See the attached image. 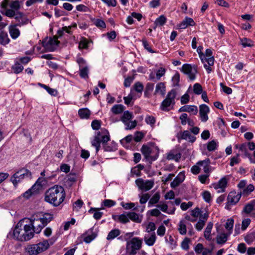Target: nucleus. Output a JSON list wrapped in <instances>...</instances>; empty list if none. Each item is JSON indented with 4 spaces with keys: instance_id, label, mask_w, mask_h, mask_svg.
<instances>
[{
    "instance_id": "nucleus-1",
    "label": "nucleus",
    "mask_w": 255,
    "mask_h": 255,
    "mask_svg": "<svg viewBox=\"0 0 255 255\" xmlns=\"http://www.w3.org/2000/svg\"><path fill=\"white\" fill-rule=\"evenodd\" d=\"M65 198V192L63 187L55 185L49 188L45 193V201L54 207L59 206Z\"/></svg>"
},
{
    "instance_id": "nucleus-2",
    "label": "nucleus",
    "mask_w": 255,
    "mask_h": 255,
    "mask_svg": "<svg viewBox=\"0 0 255 255\" xmlns=\"http://www.w3.org/2000/svg\"><path fill=\"white\" fill-rule=\"evenodd\" d=\"M53 219V215L49 213H38L30 219V225L36 234H39Z\"/></svg>"
},
{
    "instance_id": "nucleus-3",
    "label": "nucleus",
    "mask_w": 255,
    "mask_h": 255,
    "mask_svg": "<svg viewBox=\"0 0 255 255\" xmlns=\"http://www.w3.org/2000/svg\"><path fill=\"white\" fill-rule=\"evenodd\" d=\"M52 240H43L38 244L29 245L25 248V252L29 255H37L46 250L50 247V244H53Z\"/></svg>"
},
{
    "instance_id": "nucleus-4",
    "label": "nucleus",
    "mask_w": 255,
    "mask_h": 255,
    "mask_svg": "<svg viewBox=\"0 0 255 255\" xmlns=\"http://www.w3.org/2000/svg\"><path fill=\"white\" fill-rule=\"evenodd\" d=\"M176 95L177 92L175 89H172L168 92L165 99L161 103L160 109L167 112L172 109L175 104Z\"/></svg>"
},
{
    "instance_id": "nucleus-5",
    "label": "nucleus",
    "mask_w": 255,
    "mask_h": 255,
    "mask_svg": "<svg viewBox=\"0 0 255 255\" xmlns=\"http://www.w3.org/2000/svg\"><path fill=\"white\" fill-rule=\"evenodd\" d=\"M142 241L138 237H134L127 242L126 252L128 255H135L141 248Z\"/></svg>"
},
{
    "instance_id": "nucleus-6",
    "label": "nucleus",
    "mask_w": 255,
    "mask_h": 255,
    "mask_svg": "<svg viewBox=\"0 0 255 255\" xmlns=\"http://www.w3.org/2000/svg\"><path fill=\"white\" fill-rule=\"evenodd\" d=\"M31 173L28 169L23 168L16 172L10 178V181L14 186H16L22 180L25 178H30Z\"/></svg>"
},
{
    "instance_id": "nucleus-7",
    "label": "nucleus",
    "mask_w": 255,
    "mask_h": 255,
    "mask_svg": "<svg viewBox=\"0 0 255 255\" xmlns=\"http://www.w3.org/2000/svg\"><path fill=\"white\" fill-rule=\"evenodd\" d=\"M103 131L104 135L102 137V143L104 150L108 152L116 151L117 149V144L115 142L107 143L110 139L108 130L104 128Z\"/></svg>"
},
{
    "instance_id": "nucleus-8",
    "label": "nucleus",
    "mask_w": 255,
    "mask_h": 255,
    "mask_svg": "<svg viewBox=\"0 0 255 255\" xmlns=\"http://www.w3.org/2000/svg\"><path fill=\"white\" fill-rule=\"evenodd\" d=\"M205 59L204 60V67L208 73H210L212 70V66L214 64L215 59L213 56V52L211 49H207L205 51Z\"/></svg>"
},
{
    "instance_id": "nucleus-9",
    "label": "nucleus",
    "mask_w": 255,
    "mask_h": 255,
    "mask_svg": "<svg viewBox=\"0 0 255 255\" xmlns=\"http://www.w3.org/2000/svg\"><path fill=\"white\" fill-rule=\"evenodd\" d=\"M181 71L184 74L187 75L190 80L193 81L196 78V75L198 73L197 66H192L189 64H184Z\"/></svg>"
},
{
    "instance_id": "nucleus-10",
    "label": "nucleus",
    "mask_w": 255,
    "mask_h": 255,
    "mask_svg": "<svg viewBox=\"0 0 255 255\" xmlns=\"http://www.w3.org/2000/svg\"><path fill=\"white\" fill-rule=\"evenodd\" d=\"M57 39L58 37L56 36H54L53 38L47 37L42 41V45L46 50L53 51L59 43Z\"/></svg>"
},
{
    "instance_id": "nucleus-11",
    "label": "nucleus",
    "mask_w": 255,
    "mask_h": 255,
    "mask_svg": "<svg viewBox=\"0 0 255 255\" xmlns=\"http://www.w3.org/2000/svg\"><path fill=\"white\" fill-rule=\"evenodd\" d=\"M241 196V193L240 192L237 193L235 191L230 192L227 197L228 202L225 208L230 210L231 206L235 205L239 201Z\"/></svg>"
},
{
    "instance_id": "nucleus-12",
    "label": "nucleus",
    "mask_w": 255,
    "mask_h": 255,
    "mask_svg": "<svg viewBox=\"0 0 255 255\" xmlns=\"http://www.w3.org/2000/svg\"><path fill=\"white\" fill-rule=\"evenodd\" d=\"M135 183L139 190L147 191L151 189L154 182L153 180H143L142 178H138L135 181Z\"/></svg>"
},
{
    "instance_id": "nucleus-13",
    "label": "nucleus",
    "mask_w": 255,
    "mask_h": 255,
    "mask_svg": "<svg viewBox=\"0 0 255 255\" xmlns=\"http://www.w3.org/2000/svg\"><path fill=\"white\" fill-rule=\"evenodd\" d=\"M156 152L155 155L151 156V153L152 152V149L148 145L143 144L141 148V152L144 155L146 159H151L152 160H155L159 155V148L156 147Z\"/></svg>"
},
{
    "instance_id": "nucleus-14",
    "label": "nucleus",
    "mask_w": 255,
    "mask_h": 255,
    "mask_svg": "<svg viewBox=\"0 0 255 255\" xmlns=\"http://www.w3.org/2000/svg\"><path fill=\"white\" fill-rule=\"evenodd\" d=\"M23 241H27L34 236V230L30 225H25L23 227Z\"/></svg>"
},
{
    "instance_id": "nucleus-15",
    "label": "nucleus",
    "mask_w": 255,
    "mask_h": 255,
    "mask_svg": "<svg viewBox=\"0 0 255 255\" xmlns=\"http://www.w3.org/2000/svg\"><path fill=\"white\" fill-rule=\"evenodd\" d=\"M23 227L22 223L18 222L13 231V235L14 238L16 240L23 242Z\"/></svg>"
},
{
    "instance_id": "nucleus-16",
    "label": "nucleus",
    "mask_w": 255,
    "mask_h": 255,
    "mask_svg": "<svg viewBox=\"0 0 255 255\" xmlns=\"http://www.w3.org/2000/svg\"><path fill=\"white\" fill-rule=\"evenodd\" d=\"M209 112V108L206 105L202 104L199 106V115L202 122H206L208 121V114Z\"/></svg>"
},
{
    "instance_id": "nucleus-17",
    "label": "nucleus",
    "mask_w": 255,
    "mask_h": 255,
    "mask_svg": "<svg viewBox=\"0 0 255 255\" xmlns=\"http://www.w3.org/2000/svg\"><path fill=\"white\" fill-rule=\"evenodd\" d=\"M14 18L17 21L15 24L19 27L28 24L29 22V19L21 12H17Z\"/></svg>"
},
{
    "instance_id": "nucleus-18",
    "label": "nucleus",
    "mask_w": 255,
    "mask_h": 255,
    "mask_svg": "<svg viewBox=\"0 0 255 255\" xmlns=\"http://www.w3.org/2000/svg\"><path fill=\"white\" fill-rule=\"evenodd\" d=\"M243 212L246 214H251V217H255V199L247 204L243 209Z\"/></svg>"
},
{
    "instance_id": "nucleus-19",
    "label": "nucleus",
    "mask_w": 255,
    "mask_h": 255,
    "mask_svg": "<svg viewBox=\"0 0 255 255\" xmlns=\"http://www.w3.org/2000/svg\"><path fill=\"white\" fill-rule=\"evenodd\" d=\"M211 161L209 158H206L205 160L199 161L197 164L199 165L200 167H202L205 173L208 174L212 172L211 166H210Z\"/></svg>"
},
{
    "instance_id": "nucleus-20",
    "label": "nucleus",
    "mask_w": 255,
    "mask_h": 255,
    "mask_svg": "<svg viewBox=\"0 0 255 255\" xmlns=\"http://www.w3.org/2000/svg\"><path fill=\"white\" fill-rule=\"evenodd\" d=\"M178 138L179 139L180 138L188 140L191 142H194L196 138L194 136L192 135L190 132L188 130H185L183 132H181L178 134Z\"/></svg>"
},
{
    "instance_id": "nucleus-21",
    "label": "nucleus",
    "mask_w": 255,
    "mask_h": 255,
    "mask_svg": "<svg viewBox=\"0 0 255 255\" xmlns=\"http://www.w3.org/2000/svg\"><path fill=\"white\" fill-rule=\"evenodd\" d=\"M18 25L13 24H10L8 27L9 33L11 37L15 39L20 35V30L17 28Z\"/></svg>"
},
{
    "instance_id": "nucleus-22",
    "label": "nucleus",
    "mask_w": 255,
    "mask_h": 255,
    "mask_svg": "<svg viewBox=\"0 0 255 255\" xmlns=\"http://www.w3.org/2000/svg\"><path fill=\"white\" fill-rule=\"evenodd\" d=\"M185 174L183 172H180L178 175L174 178L173 181L170 184L171 187L175 188L177 187L185 179Z\"/></svg>"
},
{
    "instance_id": "nucleus-23",
    "label": "nucleus",
    "mask_w": 255,
    "mask_h": 255,
    "mask_svg": "<svg viewBox=\"0 0 255 255\" xmlns=\"http://www.w3.org/2000/svg\"><path fill=\"white\" fill-rule=\"evenodd\" d=\"M179 112H186L192 113L193 115H196L198 113V108L194 105H185L181 107L178 111Z\"/></svg>"
},
{
    "instance_id": "nucleus-24",
    "label": "nucleus",
    "mask_w": 255,
    "mask_h": 255,
    "mask_svg": "<svg viewBox=\"0 0 255 255\" xmlns=\"http://www.w3.org/2000/svg\"><path fill=\"white\" fill-rule=\"evenodd\" d=\"M166 155V159L168 160L178 161L181 157V154L175 150H170Z\"/></svg>"
},
{
    "instance_id": "nucleus-25",
    "label": "nucleus",
    "mask_w": 255,
    "mask_h": 255,
    "mask_svg": "<svg viewBox=\"0 0 255 255\" xmlns=\"http://www.w3.org/2000/svg\"><path fill=\"white\" fill-rule=\"evenodd\" d=\"M228 183L226 177L221 178L218 183L212 184L213 187L215 189H221L222 192L225 191V188L226 187Z\"/></svg>"
},
{
    "instance_id": "nucleus-26",
    "label": "nucleus",
    "mask_w": 255,
    "mask_h": 255,
    "mask_svg": "<svg viewBox=\"0 0 255 255\" xmlns=\"http://www.w3.org/2000/svg\"><path fill=\"white\" fill-rule=\"evenodd\" d=\"M112 218L115 221H118L119 222L123 223L126 224L129 222V218L128 216V212L124 214H122L120 215H112Z\"/></svg>"
},
{
    "instance_id": "nucleus-27",
    "label": "nucleus",
    "mask_w": 255,
    "mask_h": 255,
    "mask_svg": "<svg viewBox=\"0 0 255 255\" xmlns=\"http://www.w3.org/2000/svg\"><path fill=\"white\" fill-rule=\"evenodd\" d=\"M195 25V22L192 18L186 17L179 24V26L181 29H185L188 26H194Z\"/></svg>"
},
{
    "instance_id": "nucleus-28",
    "label": "nucleus",
    "mask_w": 255,
    "mask_h": 255,
    "mask_svg": "<svg viewBox=\"0 0 255 255\" xmlns=\"http://www.w3.org/2000/svg\"><path fill=\"white\" fill-rule=\"evenodd\" d=\"M104 129V128H102L101 131H98L93 140H92L91 143L93 146L100 145L101 143H102V137L104 135V133H103Z\"/></svg>"
},
{
    "instance_id": "nucleus-29",
    "label": "nucleus",
    "mask_w": 255,
    "mask_h": 255,
    "mask_svg": "<svg viewBox=\"0 0 255 255\" xmlns=\"http://www.w3.org/2000/svg\"><path fill=\"white\" fill-rule=\"evenodd\" d=\"M144 240L147 245L149 246H153L156 241L155 233L153 232L150 235L149 234L145 235Z\"/></svg>"
},
{
    "instance_id": "nucleus-30",
    "label": "nucleus",
    "mask_w": 255,
    "mask_h": 255,
    "mask_svg": "<svg viewBox=\"0 0 255 255\" xmlns=\"http://www.w3.org/2000/svg\"><path fill=\"white\" fill-rule=\"evenodd\" d=\"M166 93V87L165 83L163 82H160L156 84L154 95L157 93H160L162 96H164Z\"/></svg>"
},
{
    "instance_id": "nucleus-31",
    "label": "nucleus",
    "mask_w": 255,
    "mask_h": 255,
    "mask_svg": "<svg viewBox=\"0 0 255 255\" xmlns=\"http://www.w3.org/2000/svg\"><path fill=\"white\" fill-rule=\"evenodd\" d=\"M93 228H91L86 232L87 236L84 239V241L86 243H90L97 236V234L93 232Z\"/></svg>"
},
{
    "instance_id": "nucleus-32",
    "label": "nucleus",
    "mask_w": 255,
    "mask_h": 255,
    "mask_svg": "<svg viewBox=\"0 0 255 255\" xmlns=\"http://www.w3.org/2000/svg\"><path fill=\"white\" fill-rule=\"evenodd\" d=\"M10 42V39L8 37L6 32L1 31L0 32V44L2 45H6Z\"/></svg>"
},
{
    "instance_id": "nucleus-33",
    "label": "nucleus",
    "mask_w": 255,
    "mask_h": 255,
    "mask_svg": "<svg viewBox=\"0 0 255 255\" xmlns=\"http://www.w3.org/2000/svg\"><path fill=\"white\" fill-rule=\"evenodd\" d=\"M128 216L129 220L130 219L133 222L140 223L142 221V216H139L135 212H128Z\"/></svg>"
},
{
    "instance_id": "nucleus-34",
    "label": "nucleus",
    "mask_w": 255,
    "mask_h": 255,
    "mask_svg": "<svg viewBox=\"0 0 255 255\" xmlns=\"http://www.w3.org/2000/svg\"><path fill=\"white\" fill-rule=\"evenodd\" d=\"M36 185H33V186L25 192L23 194V196L24 198L26 199H29L32 195L37 193L38 191H37V189L35 188Z\"/></svg>"
},
{
    "instance_id": "nucleus-35",
    "label": "nucleus",
    "mask_w": 255,
    "mask_h": 255,
    "mask_svg": "<svg viewBox=\"0 0 255 255\" xmlns=\"http://www.w3.org/2000/svg\"><path fill=\"white\" fill-rule=\"evenodd\" d=\"M121 234V231L119 229H116L111 230L108 234L107 237V240L111 241L116 237H118Z\"/></svg>"
},
{
    "instance_id": "nucleus-36",
    "label": "nucleus",
    "mask_w": 255,
    "mask_h": 255,
    "mask_svg": "<svg viewBox=\"0 0 255 255\" xmlns=\"http://www.w3.org/2000/svg\"><path fill=\"white\" fill-rule=\"evenodd\" d=\"M99 210V209L98 208H91L88 212L90 213H92L94 211L95 212L93 215V217L95 219L98 220L101 218L102 215H103V213L100 212Z\"/></svg>"
},
{
    "instance_id": "nucleus-37",
    "label": "nucleus",
    "mask_w": 255,
    "mask_h": 255,
    "mask_svg": "<svg viewBox=\"0 0 255 255\" xmlns=\"http://www.w3.org/2000/svg\"><path fill=\"white\" fill-rule=\"evenodd\" d=\"M78 114L81 119H88L91 115V112L87 108L81 109L78 111Z\"/></svg>"
},
{
    "instance_id": "nucleus-38",
    "label": "nucleus",
    "mask_w": 255,
    "mask_h": 255,
    "mask_svg": "<svg viewBox=\"0 0 255 255\" xmlns=\"http://www.w3.org/2000/svg\"><path fill=\"white\" fill-rule=\"evenodd\" d=\"M133 115L132 113L129 112L128 111L124 112L122 117H121V121L124 123L126 124L130 120L132 119Z\"/></svg>"
},
{
    "instance_id": "nucleus-39",
    "label": "nucleus",
    "mask_w": 255,
    "mask_h": 255,
    "mask_svg": "<svg viewBox=\"0 0 255 255\" xmlns=\"http://www.w3.org/2000/svg\"><path fill=\"white\" fill-rule=\"evenodd\" d=\"M255 190V187L253 184H249L247 187H245L243 191L240 192L241 195H243L245 196H248L251 192Z\"/></svg>"
},
{
    "instance_id": "nucleus-40",
    "label": "nucleus",
    "mask_w": 255,
    "mask_h": 255,
    "mask_svg": "<svg viewBox=\"0 0 255 255\" xmlns=\"http://www.w3.org/2000/svg\"><path fill=\"white\" fill-rule=\"evenodd\" d=\"M125 107L122 105H115L111 109L112 113L115 115L121 114L124 110Z\"/></svg>"
},
{
    "instance_id": "nucleus-41",
    "label": "nucleus",
    "mask_w": 255,
    "mask_h": 255,
    "mask_svg": "<svg viewBox=\"0 0 255 255\" xmlns=\"http://www.w3.org/2000/svg\"><path fill=\"white\" fill-rule=\"evenodd\" d=\"M160 198V195L159 193H155L149 200L148 203V207H150L151 205L157 203L159 202Z\"/></svg>"
},
{
    "instance_id": "nucleus-42",
    "label": "nucleus",
    "mask_w": 255,
    "mask_h": 255,
    "mask_svg": "<svg viewBox=\"0 0 255 255\" xmlns=\"http://www.w3.org/2000/svg\"><path fill=\"white\" fill-rule=\"evenodd\" d=\"M228 235L227 234L223 233L217 237V243L218 244H224L228 240Z\"/></svg>"
},
{
    "instance_id": "nucleus-43",
    "label": "nucleus",
    "mask_w": 255,
    "mask_h": 255,
    "mask_svg": "<svg viewBox=\"0 0 255 255\" xmlns=\"http://www.w3.org/2000/svg\"><path fill=\"white\" fill-rule=\"evenodd\" d=\"M178 231L181 235H185L187 233L186 225L185 224V222L183 220L180 221L178 225Z\"/></svg>"
},
{
    "instance_id": "nucleus-44",
    "label": "nucleus",
    "mask_w": 255,
    "mask_h": 255,
    "mask_svg": "<svg viewBox=\"0 0 255 255\" xmlns=\"http://www.w3.org/2000/svg\"><path fill=\"white\" fill-rule=\"evenodd\" d=\"M79 75L82 78H88V68L87 66L80 67Z\"/></svg>"
},
{
    "instance_id": "nucleus-45",
    "label": "nucleus",
    "mask_w": 255,
    "mask_h": 255,
    "mask_svg": "<svg viewBox=\"0 0 255 255\" xmlns=\"http://www.w3.org/2000/svg\"><path fill=\"white\" fill-rule=\"evenodd\" d=\"M12 69L15 73L18 74L22 71L23 67L18 61H16L12 66Z\"/></svg>"
},
{
    "instance_id": "nucleus-46",
    "label": "nucleus",
    "mask_w": 255,
    "mask_h": 255,
    "mask_svg": "<svg viewBox=\"0 0 255 255\" xmlns=\"http://www.w3.org/2000/svg\"><path fill=\"white\" fill-rule=\"evenodd\" d=\"M89 42L87 39L85 38L82 37L79 42V49H87L88 48Z\"/></svg>"
},
{
    "instance_id": "nucleus-47",
    "label": "nucleus",
    "mask_w": 255,
    "mask_h": 255,
    "mask_svg": "<svg viewBox=\"0 0 255 255\" xmlns=\"http://www.w3.org/2000/svg\"><path fill=\"white\" fill-rule=\"evenodd\" d=\"M213 226V224L212 223L210 222L208 224L204 232V237L206 239H209Z\"/></svg>"
},
{
    "instance_id": "nucleus-48",
    "label": "nucleus",
    "mask_w": 255,
    "mask_h": 255,
    "mask_svg": "<svg viewBox=\"0 0 255 255\" xmlns=\"http://www.w3.org/2000/svg\"><path fill=\"white\" fill-rule=\"evenodd\" d=\"M245 240L248 244H251L255 241V230L248 234L245 237Z\"/></svg>"
},
{
    "instance_id": "nucleus-49",
    "label": "nucleus",
    "mask_w": 255,
    "mask_h": 255,
    "mask_svg": "<svg viewBox=\"0 0 255 255\" xmlns=\"http://www.w3.org/2000/svg\"><path fill=\"white\" fill-rule=\"evenodd\" d=\"M166 21L167 19L165 16L163 15H161L156 19L155 21V24L156 26H162L166 23Z\"/></svg>"
},
{
    "instance_id": "nucleus-50",
    "label": "nucleus",
    "mask_w": 255,
    "mask_h": 255,
    "mask_svg": "<svg viewBox=\"0 0 255 255\" xmlns=\"http://www.w3.org/2000/svg\"><path fill=\"white\" fill-rule=\"evenodd\" d=\"M241 44L244 47H252L253 45V41L248 38H243L241 39Z\"/></svg>"
},
{
    "instance_id": "nucleus-51",
    "label": "nucleus",
    "mask_w": 255,
    "mask_h": 255,
    "mask_svg": "<svg viewBox=\"0 0 255 255\" xmlns=\"http://www.w3.org/2000/svg\"><path fill=\"white\" fill-rule=\"evenodd\" d=\"M194 93L196 95H200L203 92V88L199 83H195L193 86Z\"/></svg>"
},
{
    "instance_id": "nucleus-52",
    "label": "nucleus",
    "mask_w": 255,
    "mask_h": 255,
    "mask_svg": "<svg viewBox=\"0 0 255 255\" xmlns=\"http://www.w3.org/2000/svg\"><path fill=\"white\" fill-rule=\"evenodd\" d=\"M83 205V202L81 199H78L73 204V209L77 212L79 211Z\"/></svg>"
},
{
    "instance_id": "nucleus-53",
    "label": "nucleus",
    "mask_w": 255,
    "mask_h": 255,
    "mask_svg": "<svg viewBox=\"0 0 255 255\" xmlns=\"http://www.w3.org/2000/svg\"><path fill=\"white\" fill-rule=\"evenodd\" d=\"M142 44L143 45L144 48L147 50L149 52L151 53H155V51H154L152 48L151 46L150 45L149 43L148 42V41L145 39H143L142 40Z\"/></svg>"
},
{
    "instance_id": "nucleus-54",
    "label": "nucleus",
    "mask_w": 255,
    "mask_h": 255,
    "mask_svg": "<svg viewBox=\"0 0 255 255\" xmlns=\"http://www.w3.org/2000/svg\"><path fill=\"white\" fill-rule=\"evenodd\" d=\"M122 206L125 209L128 210L133 208L134 210H137V207H134L135 203H121Z\"/></svg>"
},
{
    "instance_id": "nucleus-55",
    "label": "nucleus",
    "mask_w": 255,
    "mask_h": 255,
    "mask_svg": "<svg viewBox=\"0 0 255 255\" xmlns=\"http://www.w3.org/2000/svg\"><path fill=\"white\" fill-rule=\"evenodd\" d=\"M217 146V142L215 140H212L208 143L207 149L209 151H212L216 150Z\"/></svg>"
},
{
    "instance_id": "nucleus-56",
    "label": "nucleus",
    "mask_w": 255,
    "mask_h": 255,
    "mask_svg": "<svg viewBox=\"0 0 255 255\" xmlns=\"http://www.w3.org/2000/svg\"><path fill=\"white\" fill-rule=\"evenodd\" d=\"M190 239L188 238H185V239L181 243V248L182 249L187 251L189 249V244L190 242Z\"/></svg>"
},
{
    "instance_id": "nucleus-57",
    "label": "nucleus",
    "mask_w": 255,
    "mask_h": 255,
    "mask_svg": "<svg viewBox=\"0 0 255 255\" xmlns=\"http://www.w3.org/2000/svg\"><path fill=\"white\" fill-rule=\"evenodd\" d=\"M94 24L97 27L100 28H105L106 24L104 20L100 19H96L93 20Z\"/></svg>"
},
{
    "instance_id": "nucleus-58",
    "label": "nucleus",
    "mask_w": 255,
    "mask_h": 255,
    "mask_svg": "<svg viewBox=\"0 0 255 255\" xmlns=\"http://www.w3.org/2000/svg\"><path fill=\"white\" fill-rule=\"evenodd\" d=\"M144 137V134L140 131H136L134 133V137H133L134 140L137 142L140 141Z\"/></svg>"
},
{
    "instance_id": "nucleus-59",
    "label": "nucleus",
    "mask_w": 255,
    "mask_h": 255,
    "mask_svg": "<svg viewBox=\"0 0 255 255\" xmlns=\"http://www.w3.org/2000/svg\"><path fill=\"white\" fill-rule=\"evenodd\" d=\"M172 81L174 87L178 86L180 81V74L177 72L172 77Z\"/></svg>"
},
{
    "instance_id": "nucleus-60",
    "label": "nucleus",
    "mask_w": 255,
    "mask_h": 255,
    "mask_svg": "<svg viewBox=\"0 0 255 255\" xmlns=\"http://www.w3.org/2000/svg\"><path fill=\"white\" fill-rule=\"evenodd\" d=\"M134 89L136 92L141 94L143 89V85L139 82H136L134 85Z\"/></svg>"
},
{
    "instance_id": "nucleus-61",
    "label": "nucleus",
    "mask_w": 255,
    "mask_h": 255,
    "mask_svg": "<svg viewBox=\"0 0 255 255\" xmlns=\"http://www.w3.org/2000/svg\"><path fill=\"white\" fill-rule=\"evenodd\" d=\"M234 221L233 219L230 218L228 219L226 223L225 224V228L226 229L230 231L232 230L234 226Z\"/></svg>"
},
{
    "instance_id": "nucleus-62",
    "label": "nucleus",
    "mask_w": 255,
    "mask_h": 255,
    "mask_svg": "<svg viewBox=\"0 0 255 255\" xmlns=\"http://www.w3.org/2000/svg\"><path fill=\"white\" fill-rule=\"evenodd\" d=\"M140 197L139 202L141 204H145L148 200L150 198V195L148 193H145L142 194Z\"/></svg>"
},
{
    "instance_id": "nucleus-63",
    "label": "nucleus",
    "mask_w": 255,
    "mask_h": 255,
    "mask_svg": "<svg viewBox=\"0 0 255 255\" xmlns=\"http://www.w3.org/2000/svg\"><path fill=\"white\" fill-rule=\"evenodd\" d=\"M202 196L204 200L207 203H210L211 200V194L209 191H205L203 192Z\"/></svg>"
},
{
    "instance_id": "nucleus-64",
    "label": "nucleus",
    "mask_w": 255,
    "mask_h": 255,
    "mask_svg": "<svg viewBox=\"0 0 255 255\" xmlns=\"http://www.w3.org/2000/svg\"><path fill=\"white\" fill-rule=\"evenodd\" d=\"M101 122L100 121L95 120L91 123V127L94 130H98L101 127Z\"/></svg>"
}]
</instances>
